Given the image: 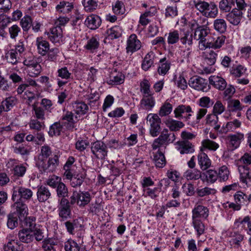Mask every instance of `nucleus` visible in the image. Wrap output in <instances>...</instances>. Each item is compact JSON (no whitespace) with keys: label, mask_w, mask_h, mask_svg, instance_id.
Segmentation results:
<instances>
[{"label":"nucleus","mask_w":251,"mask_h":251,"mask_svg":"<svg viewBox=\"0 0 251 251\" xmlns=\"http://www.w3.org/2000/svg\"><path fill=\"white\" fill-rule=\"evenodd\" d=\"M214 26L215 30L220 33H224L226 29V24L225 21L222 19H216L214 22Z\"/></svg>","instance_id":"052dcab7"},{"label":"nucleus","mask_w":251,"mask_h":251,"mask_svg":"<svg viewBox=\"0 0 251 251\" xmlns=\"http://www.w3.org/2000/svg\"><path fill=\"white\" fill-rule=\"evenodd\" d=\"M141 47V42L137 39V36L134 34H131L127 41V52L133 53L139 50Z\"/></svg>","instance_id":"ddd939ff"},{"label":"nucleus","mask_w":251,"mask_h":251,"mask_svg":"<svg viewBox=\"0 0 251 251\" xmlns=\"http://www.w3.org/2000/svg\"><path fill=\"white\" fill-rule=\"evenodd\" d=\"M201 144L204 148L212 151H216L219 147L218 143L210 139L203 140Z\"/></svg>","instance_id":"bf43d9fd"},{"label":"nucleus","mask_w":251,"mask_h":251,"mask_svg":"<svg viewBox=\"0 0 251 251\" xmlns=\"http://www.w3.org/2000/svg\"><path fill=\"white\" fill-rule=\"evenodd\" d=\"M205 176L206 181L210 183H214L218 179L217 171L212 169L206 172Z\"/></svg>","instance_id":"e2e57ef3"},{"label":"nucleus","mask_w":251,"mask_h":251,"mask_svg":"<svg viewBox=\"0 0 251 251\" xmlns=\"http://www.w3.org/2000/svg\"><path fill=\"white\" fill-rule=\"evenodd\" d=\"M101 19L99 16L96 15H91L87 17L85 23L90 29H97L101 25Z\"/></svg>","instance_id":"5701e85b"},{"label":"nucleus","mask_w":251,"mask_h":251,"mask_svg":"<svg viewBox=\"0 0 251 251\" xmlns=\"http://www.w3.org/2000/svg\"><path fill=\"white\" fill-rule=\"evenodd\" d=\"M47 35L49 39L53 43H60L62 41L63 31L60 26L50 28Z\"/></svg>","instance_id":"9d476101"},{"label":"nucleus","mask_w":251,"mask_h":251,"mask_svg":"<svg viewBox=\"0 0 251 251\" xmlns=\"http://www.w3.org/2000/svg\"><path fill=\"white\" fill-rule=\"evenodd\" d=\"M155 104V98L153 94L143 95L140 101V105L142 108L148 111L151 110Z\"/></svg>","instance_id":"412c9836"},{"label":"nucleus","mask_w":251,"mask_h":251,"mask_svg":"<svg viewBox=\"0 0 251 251\" xmlns=\"http://www.w3.org/2000/svg\"><path fill=\"white\" fill-rule=\"evenodd\" d=\"M18 236L19 240L23 243H29L33 240L32 231L27 228H23L19 231Z\"/></svg>","instance_id":"a878e982"},{"label":"nucleus","mask_w":251,"mask_h":251,"mask_svg":"<svg viewBox=\"0 0 251 251\" xmlns=\"http://www.w3.org/2000/svg\"><path fill=\"white\" fill-rule=\"evenodd\" d=\"M198 164L202 171L209 168L211 165V161L208 155L204 152H201L198 155Z\"/></svg>","instance_id":"393cba45"},{"label":"nucleus","mask_w":251,"mask_h":251,"mask_svg":"<svg viewBox=\"0 0 251 251\" xmlns=\"http://www.w3.org/2000/svg\"><path fill=\"white\" fill-rule=\"evenodd\" d=\"M32 19L30 16H26L22 19L20 24L24 31H27L32 25Z\"/></svg>","instance_id":"338daca9"},{"label":"nucleus","mask_w":251,"mask_h":251,"mask_svg":"<svg viewBox=\"0 0 251 251\" xmlns=\"http://www.w3.org/2000/svg\"><path fill=\"white\" fill-rule=\"evenodd\" d=\"M41 71V66L39 63H35L34 66H31L30 68H28L27 72L30 76L35 77L37 76L40 74Z\"/></svg>","instance_id":"0e129e2a"},{"label":"nucleus","mask_w":251,"mask_h":251,"mask_svg":"<svg viewBox=\"0 0 251 251\" xmlns=\"http://www.w3.org/2000/svg\"><path fill=\"white\" fill-rule=\"evenodd\" d=\"M193 226L197 233V236H200L204 233L205 226L201 220L200 219H192Z\"/></svg>","instance_id":"09e8293b"},{"label":"nucleus","mask_w":251,"mask_h":251,"mask_svg":"<svg viewBox=\"0 0 251 251\" xmlns=\"http://www.w3.org/2000/svg\"><path fill=\"white\" fill-rule=\"evenodd\" d=\"M59 157L58 154H54L52 157H49L47 163L39 162V167L44 172H53L59 165Z\"/></svg>","instance_id":"1a4fd4ad"},{"label":"nucleus","mask_w":251,"mask_h":251,"mask_svg":"<svg viewBox=\"0 0 251 251\" xmlns=\"http://www.w3.org/2000/svg\"><path fill=\"white\" fill-rule=\"evenodd\" d=\"M147 123L150 126V134L153 137H157L161 131V119L156 114L150 113L147 118Z\"/></svg>","instance_id":"20e7f679"},{"label":"nucleus","mask_w":251,"mask_h":251,"mask_svg":"<svg viewBox=\"0 0 251 251\" xmlns=\"http://www.w3.org/2000/svg\"><path fill=\"white\" fill-rule=\"evenodd\" d=\"M98 0H83L82 4L86 12H91L97 9L98 6Z\"/></svg>","instance_id":"49530a36"},{"label":"nucleus","mask_w":251,"mask_h":251,"mask_svg":"<svg viewBox=\"0 0 251 251\" xmlns=\"http://www.w3.org/2000/svg\"><path fill=\"white\" fill-rule=\"evenodd\" d=\"M29 126L30 129H34L36 132H39L44 129L45 125L44 122H41L37 119H34L30 121Z\"/></svg>","instance_id":"680f3d73"},{"label":"nucleus","mask_w":251,"mask_h":251,"mask_svg":"<svg viewBox=\"0 0 251 251\" xmlns=\"http://www.w3.org/2000/svg\"><path fill=\"white\" fill-rule=\"evenodd\" d=\"M70 201L66 199H61L59 205V215L60 217L66 219L71 213Z\"/></svg>","instance_id":"a211bd4d"},{"label":"nucleus","mask_w":251,"mask_h":251,"mask_svg":"<svg viewBox=\"0 0 251 251\" xmlns=\"http://www.w3.org/2000/svg\"><path fill=\"white\" fill-rule=\"evenodd\" d=\"M64 248L66 251H79L80 247L78 244L72 240H69L65 243Z\"/></svg>","instance_id":"69168bd1"},{"label":"nucleus","mask_w":251,"mask_h":251,"mask_svg":"<svg viewBox=\"0 0 251 251\" xmlns=\"http://www.w3.org/2000/svg\"><path fill=\"white\" fill-rule=\"evenodd\" d=\"M244 106L238 100L229 99L227 100V110L229 112H237V116H241V111Z\"/></svg>","instance_id":"4468645a"},{"label":"nucleus","mask_w":251,"mask_h":251,"mask_svg":"<svg viewBox=\"0 0 251 251\" xmlns=\"http://www.w3.org/2000/svg\"><path fill=\"white\" fill-rule=\"evenodd\" d=\"M228 141V148L231 151L237 149L240 145L241 141L244 139V134L238 133L236 134L229 135L227 137Z\"/></svg>","instance_id":"f3484780"},{"label":"nucleus","mask_w":251,"mask_h":251,"mask_svg":"<svg viewBox=\"0 0 251 251\" xmlns=\"http://www.w3.org/2000/svg\"><path fill=\"white\" fill-rule=\"evenodd\" d=\"M159 63L158 72L159 75H165L170 69L171 63L166 57L161 59Z\"/></svg>","instance_id":"37998d69"},{"label":"nucleus","mask_w":251,"mask_h":251,"mask_svg":"<svg viewBox=\"0 0 251 251\" xmlns=\"http://www.w3.org/2000/svg\"><path fill=\"white\" fill-rule=\"evenodd\" d=\"M12 207L16 210L17 215L19 214L20 216L24 217L25 215H26L27 207L22 201L19 200V201L15 202Z\"/></svg>","instance_id":"79ce46f5"},{"label":"nucleus","mask_w":251,"mask_h":251,"mask_svg":"<svg viewBox=\"0 0 251 251\" xmlns=\"http://www.w3.org/2000/svg\"><path fill=\"white\" fill-rule=\"evenodd\" d=\"M81 222V219H75L72 222H65V225L68 232L71 234H74L76 232L80 230L82 227Z\"/></svg>","instance_id":"4be33fe9"},{"label":"nucleus","mask_w":251,"mask_h":251,"mask_svg":"<svg viewBox=\"0 0 251 251\" xmlns=\"http://www.w3.org/2000/svg\"><path fill=\"white\" fill-rule=\"evenodd\" d=\"M125 76L120 72H117L116 70L111 72L109 80L107 83L109 85H118L124 81Z\"/></svg>","instance_id":"bb28decb"},{"label":"nucleus","mask_w":251,"mask_h":251,"mask_svg":"<svg viewBox=\"0 0 251 251\" xmlns=\"http://www.w3.org/2000/svg\"><path fill=\"white\" fill-rule=\"evenodd\" d=\"M160 133L159 137L154 139L151 145L153 150L160 149L163 146L166 148V146L173 143L176 139L175 134L170 133L167 128H164Z\"/></svg>","instance_id":"f257e3e1"},{"label":"nucleus","mask_w":251,"mask_h":251,"mask_svg":"<svg viewBox=\"0 0 251 251\" xmlns=\"http://www.w3.org/2000/svg\"><path fill=\"white\" fill-rule=\"evenodd\" d=\"M188 84L191 87L199 91L207 92L210 89L206 80L199 76L191 77Z\"/></svg>","instance_id":"0eeeda50"},{"label":"nucleus","mask_w":251,"mask_h":251,"mask_svg":"<svg viewBox=\"0 0 251 251\" xmlns=\"http://www.w3.org/2000/svg\"><path fill=\"white\" fill-rule=\"evenodd\" d=\"M60 121L67 129L72 130L78 119L77 117L75 116L74 113L72 111H66L62 116Z\"/></svg>","instance_id":"6e6552de"},{"label":"nucleus","mask_w":251,"mask_h":251,"mask_svg":"<svg viewBox=\"0 0 251 251\" xmlns=\"http://www.w3.org/2000/svg\"><path fill=\"white\" fill-rule=\"evenodd\" d=\"M73 108L76 114L82 115L85 114L89 109L88 105L82 101L75 102Z\"/></svg>","instance_id":"a19ab883"},{"label":"nucleus","mask_w":251,"mask_h":251,"mask_svg":"<svg viewBox=\"0 0 251 251\" xmlns=\"http://www.w3.org/2000/svg\"><path fill=\"white\" fill-rule=\"evenodd\" d=\"M36 195L40 202H45L50 198L51 193L47 187L41 185L37 187Z\"/></svg>","instance_id":"aec40b11"},{"label":"nucleus","mask_w":251,"mask_h":251,"mask_svg":"<svg viewBox=\"0 0 251 251\" xmlns=\"http://www.w3.org/2000/svg\"><path fill=\"white\" fill-rule=\"evenodd\" d=\"M241 125V122L237 119H235L232 121L227 122L225 126H223L221 132L222 133H226L229 131H233L240 127Z\"/></svg>","instance_id":"2f4dec72"},{"label":"nucleus","mask_w":251,"mask_h":251,"mask_svg":"<svg viewBox=\"0 0 251 251\" xmlns=\"http://www.w3.org/2000/svg\"><path fill=\"white\" fill-rule=\"evenodd\" d=\"M234 198L235 202L240 205L248 203L251 201V196H249L241 191L237 192L234 194Z\"/></svg>","instance_id":"4c0bfd02"},{"label":"nucleus","mask_w":251,"mask_h":251,"mask_svg":"<svg viewBox=\"0 0 251 251\" xmlns=\"http://www.w3.org/2000/svg\"><path fill=\"white\" fill-rule=\"evenodd\" d=\"M86 176L85 172H81L74 176L70 181V185L74 188L81 185Z\"/></svg>","instance_id":"58836bf2"},{"label":"nucleus","mask_w":251,"mask_h":251,"mask_svg":"<svg viewBox=\"0 0 251 251\" xmlns=\"http://www.w3.org/2000/svg\"><path fill=\"white\" fill-rule=\"evenodd\" d=\"M91 198L88 192L74 190L70 198V203L72 205L76 203L79 207H84L90 202Z\"/></svg>","instance_id":"7ed1b4c3"},{"label":"nucleus","mask_w":251,"mask_h":251,"mask_svg":"<svg viewBox=\"0 0 251 251\" xmlns=\"http://www.w3.org/2000/svg\"><path fill=\"white\" fill-rule=\"evenodd\" d=\"M193 37L194 40L199 41V47L201 50H205V46L208 41H207L206 37L210 33L207 26L205 25H197V27L194 29Z\"/></svg>","instance_id":"f03ea898"},{"label":"nucleus","mask_w":251,"mask_h":251,"mask_svg":"<svg viewBox=\"0 0 251 251\" xmlns=\"http://www.w3.org/2000/svg\"><path fill=\"white\" fill-rule=\"evenodd\" d=\"M217 172L220 182H225L228 179L230 173L226 166L223 165L220 167Z\"/></svg>","instance_id":"8fccbe9b"},{"label":"nucleus","mask_w":251,"mask_h":251,"mask_svg":"<svg viewBox=\"0 0 251 251\" xmlns=\"http://www.w3.org/2000/svg\"><path fill=\"white\" fill-rule=\"evenodd\" d=\"M63 127H64V125L60 121L55 122L50 126L48 134L51 137L59 136L60 135Z\"/></svg>","instance_id":"e433bc0d"},{"label":"nucleus","mask_w":251,"mask_h":251,"mask_svg":"<svg viewBox=\"0 0 251 251\" xmlns=\"http://www.w3.org/2000/svg\"><path fill=\"white\" fill-rule=\"evenodd\" d=\"M107 36L105 40H113L121 36L122 29L119 26H114L106 30Z\"/></svg>","instance_id":"c85d7f7f"},{"label":"nucleus","mask_w":251,"mask_h":251,"mask_svg":"<svg viewBox=\"0 0 251 251\" xmlns=\"http://www.w3.org/2000/svg\"><path fill=\"white\" fill-rule=\"evenodd\" d=\"M91 150L97 159L104 160L107 155V146L104 142L100 141H97L92 143Z\"/></svg>","instance_id":"423d86ee"},{"label":"nucleus","mask_w":251,"mask_h":251,"mask_svg":"<svg viewBox=\"0 0 251 251\" xmlns=\"http://www.w3.org/2000/svg\"><path fill=\"white\" fill-rule=\"evenodd\" d=\"M16 98L14 97H10L3 100L1 105L4 108V111H8L16 104Z\"/></svg>","instance_id":"864d4df0"},{"label":"nucleus","mask_w":251,"mask_h":251,"mask_svg":"<svg viewBox=\"0 0 251 251\" xmlns=\"http://www.w3.org/2000/svg\"><path fill=\"white\" fill-rule=\"evenodd\" d=\"M172 110V105L170 103L165 101L161 106L158 114L161 117L166 116L170 114Z\"/></svg>","instance_id":"6e6d98bb"},{"label":"nucleus","mask_w":251,"mask_h":251,"mask_svg":"<svg viewBox=\"0 0 251 251\" xmlns=\"http://www.w3.org/2000/svg\"><path fill=\"white\" fill-rule=\"evenodd\" d=\"M191 112H192L191 106L183 104L178 105L174 110L175 117L179 120L183 119V114L184 113Z\"/></svg>","instance_id":"473e14b6"},{"label":"nucleus","mask_w":251,"mask_h":251,"mask_svg":"<svg viewBox=\"0 0 251 251\" xmlns=\"http://www.w3.org/2000/svg\"><path fill=\"white\" fill-rule=\"evenodd\" d=\"M17 216V214L15 212L10 213L8 215L7 226L9 228L13 229L18 226Z\"/></svg>","instance_id":"4d7b16f0"},{"label":"nucleus","mask_w":251,"mask_h":251,"mask_svg":"<svg viewBox=\"0 0 251 251\" xmlns=\"http://www.w3.org/2000/svg\"><path fill=\"white\" fill-rule=\"evenodd\" d=\"M183 176L187 180H197L201 176V172L197 169H188L184 173Z\"/></svg>","instance_id":"7c9ffc66"},{"label":"nucleus","mask_w":251,"mask_h":251,"mask_svg":"<svg viewBox=\"0 0 251 251\" xmlns=\"http://www.w3.org/2000/svg\"><path fill=\"white\" fill-rule=\"evenodd\" d=\"M165 123L170 130L173 131H178L184 126V124L182 122L172 118L166 120Z\"/></svg>","instance_id":"c9c22d12"},{"label":"nucleus","mask_w":251,"mask_h":251,"mask_svg":"<svg viewBox=\"0 0 251 251\" xmlns=\"http://www.w3.org/2000/svg\"><path fill=\"white\" fill-rule=\"evenodd\" d=\"M205 9L204 16L206 17L215 18L218 14L216 5L213 2H208Z\"/></svg>","instance_id":"ea45409f"},{"label":"nucleus","mask_w":251,"mask_h":251,"mask_svg":"<svg viewBox=\"0 0 251 251\" xmlns=\"http://www.w3.org/2000/svg\"><path fill=\"white\" fill-rule=\"evenodd\" d=\"M57 195L59 198L65 199L68 196V190L66 185L62 182L59 183L58 186L56 188Z\"/></svg>","instance_id":"13d9d810"},{"label":"nucleus","mask_w":251,"mask_h":251,"mask_svg":"<svg viewBox=\"0 0 251 251\" xmlns=\"http://www.w3.org/2000/svg\"><path fill=\"white\" fill-rule=\"evenodd\" d=\"M40 94L37 93L34 94L30 91H25V99L27 100L26 103L28 105H32L37 102L39 96Z\"/></svg>","instance_id":"3c124183"},{"label":"nucleus","mask_w":251,"mask_h":251,"mask_svg":"<svg viewBox=\"0 0 251 251\" xmlns=\"http://www.w3.org/2000/svg\"><path fill=\"white\" fill-rule=\"evenodd\" d=\"M238 171L240 181L247 185L251 183V169L247 165H239Z\"/></svg>","instance_id":"9b49d317"},{"label":"nucleus","mask_w":251,"mask_h":251,"mask_svg":"<svg viewBox=\"0 0 251 251\" xmlns=\"http://www.w3.org/2000/svg\"><path fill=\"white\" fill-rule=\"evenodd\" d=\"M36 45L37 46L38 53L42 56L46 55L49 50L50 44L49 42L44 40L43 37H40L37 38Z\"/></svg>","instance_id":"b1692460"},{"label":"nucleus","mask_w":251,"mask_h":251,"mask_svg":"<svg viewBox=\"0 0 251 251\" xmlns=\"http://www.w3.org/2000/svg\"><path fill=\"white\" fill-rule=\"evenodd\" d=\"M153 160L155 166L158 168H163L166 164V159L163 153L158 149L154 155Z\"/></svg>","instance_id":"c03bdc74"},{"label":"nucleus","mask_w":251,"mask_h":251,"mask_svg":"<svg viewBox=\"0 0 251 251\" xmlns=\"http://www.w3.org/2000/svg\"><path fill=\"white\" fill-rule=\"evenodd\" d=\"M202 56L205 62L211 66L216 61L217 53L212 50H208L202 53Z\"/></svg>","instance_id":"c756f323"},{"label":"nucleus","mask_w":251,"mask_h":251,"mask_svg":"<svg viewBox=\"0 0 251 251\" xmlns=\"http://www.w3.org/2000/svg\"><path fill=\"white\" fill-rule=\"evenodd\" d=\"M33 196L32 191L29 189L22 186L15 185L13 188V194L12 199L15 201L22 200H29Z\"/></svg>","instance_id":"39448f33"},{"label":"nucleus","mask_w":251,"mask_h":251,"mask_svg":"<svg viewBox=\"0 0 251 251\" xmlns=\"http://www.w3.org/2000/svg\"><path fill=\"white\" fill-rule=\"evenodd\" d=\"M179 147L178 150L181 154H188L194 152V146L188 141H182L177 142Z\"/></svg>","instance_id":"cd10ccee"},{"label":"nucleus","mask_w":251,"mask_h":251,"mask_svg":"<svg viewBox=\"0 0 251 251\" xmlns=\"http://www.w3.org/2000/svg\"><path fill=\"white\" fill-rule=\"evenodd\" d=\"M218 116L215 114H209L206 118V124L213 126L215 130H218L220 127V125L218 123Z\"/></svg>","instance_id":"a18cd8bd"},{"label":"nucleus","mask_w":251,"mask_h":251,"mask_svg":"<svg viewBox=\"0 0 251 251\" xmlns=\"http://www.w3.org/2000/svg\"><path fill=\"white\" fill-rule=\"evenodd\" d=\"M247 69L243 66L239 65L236 66H233L230 69V74L235 77H240L243 75L246 72Z\"/></svg>","instance_id":"603ef678"},{"label":"nucleus","mask_w":251,"mask_h":251,"mask_svg":"<svg viewBox=\"0 0 251 251\" xmlns=\"http://www.w3.org/2000/svg\"><path fill=\"white\" fill-rule=\"evenodd\" d=\"M99 46V42L95 37H92L89 39L87 44L85 45V48L91 51L98 49Z\"/></svg>","instance_id":"774afa93"},{"label":"nucleus","mask_w":251,"mask_h":251,"mask_svg":"<svg viewBox=\"0 0 251 251\" xmlns=\"http://www.w3.org/2000/svg\"><path fill=\"white\" fill-rule=\"evenodd\" d=\"M18 53L16 50L11 49L8 50L5 54V59L7 62L16 65L18 62Z\"/></svg>","instance_id":"5fc2aeb1"},{"label":"nucleus","mask_w":251,"mask_h":251,"mask_svg":"<svg viewBox=\"0 0 251 251\" xmlns=\"http://www.w3.org/2000/svg\"><path fill=\"white\" fill-rule=\"evenodd\" d=\"M225 39V36L222 35L218 37L214 42L208 41L205 46V49L206 48L219 49L224 44Z\"/></svg>","instance_id":"de8ad7c7"},{"label":"nucleus","mask_w":251,"mask_h":251,"mask_svg":"<svg viewBox=\"0 0 251 251\" xmlns=\"http://www.w3.org/2000/svg\"><path fill=\"white\" fill-rule=\"evenodd\" d=\"M74 8L72 2L67 1H61L56 6V10L59 13L63 14L69 13Z\"/></svg>","instance_id":"72a5a7b5"},{"label":"nucleus","mask_w":251,"mask_h":251,"mask_svg":"<svg viewBox=\"0 0 251 251\" xmlns=\"http://www.w3.org/2000/svg\"><path fill=\"white\" fill-rule=\"evenodd\" d=\"M209 215V210L207 207L202 205H196L192 210V219H206Z\"/></svg>","instance_id":"dca6fc26"},{"label":"nucleus","mask_w":251,"mask_h":251,"mask_svg":"<svg viewBox=\"0 0 251 251\" xmlns=\"http://www.w3.org/2000/svg\"><path fill=\"white\" fill-rule=\"evenodd\" d=\"M155 54L152 51L149 52L145 56L142 64V68L144 71H148L153 64Z\"/></svg>","instance_id":"f704fd0d"},{"label":"nucleus","mask_w":251,"mask_h":251,"mask_svg":"<svg viewBox=\"0 0 251 251\" xmlns=\"http://www.w3.org/2000/svg\"><path fill=\"white\" fill-rule=\"evenodd\" d=\"M6 165L8 168L12 169L14 176L17 177L23 176L26 172V167L23 164L17 165L14 159L10 160Z\"/></svg>","instance_id":"f8f14e48"},{"label":"nucleus","mask_w":251,"mask_h":251,"mask_svg":"<svg viewBox=\"0 0 251 251\" xmlns=\"http://www.w3.org/2000/svg\"><path fill=\"white\" fill-rule=\"evenodd\" d=\"M209 82L210 85L220 91H224L227 85L223 77L218 75L210 76L209 77Z\"/></svg>","instance_id":"2eb2a0df"},{"label":"nucleus","mask_w":251,"mask_h":251,"mask_svg":"<svg viewBox=\"0 0 251 251\" xmlns=\"http://www.w3.org/2000/svg\"><path fill=\"white\" fill-rule=\"evenodd\" d=\"M243 12L240 9L233 8L231 12L226 15V20L231 24L238 25L242 18Z\"/></svg>","instance_id":"6ab92c4d"}]
</instances>
